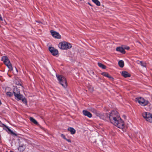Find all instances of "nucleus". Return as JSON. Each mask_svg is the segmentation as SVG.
<instances>
[{
	"instance_id": "f257e3e1",
	"label": "nucleus",
	"mask_w": 152,
	"mask_h": 152,
	"mask_svg": "<svg viewBox=\"0 0 152 152\" xmlns=\"http://www.w3.org/2000/svg\"><path fill=\"white\" fill-rule=\"evenodd\" d=\"M108 118L111 123L118 127L121 129L124 128V123L116 111H112L109 115Z\"/></svg>"
},
{
	"instance_id": "f03ea898",
	"label": "nucleus",
	"mask_w": 152,
	"mask_h": 152,
	"mask_svg": "<svg viewBox=\"0 0 152 152\" xmlns=\"http://www.w3.org/2000/svg\"><path fill=\"white\" fill-rule=\"evenodd\" d=\"M1 60L10 70H13L11 64L7 56H2L1 58Z\"/></svg>"
},
{
	"instance_id": "7ed1b4c3",
	"label": "nucleus",
	"mask_w": 152,
	"mask_h": 152,
	"mask_svg": "<svg viewBox=\"0 0 152 152\" xmlns=\"http://www.w3.org/2000/svg\"><path fill=\"white\" fill-rule=\"evenodd\" d=\"M1 60L10 70H13L11 64L7 56H2L1 58Z\"/></svg>"
},
{
	"instance_id": "20e7f679",
	"label": "nucleus",
	"mask_w": 152,
	"mask_h": 152,
	"mask_svg": "<svg viewBox=\"0 0 152 152\" xmlns=\"http://www.w3.org/2000/svg\"><path fill=\"white\" fill-rule=\"evenodd\" d=\"M142 116L145 120L149 122L152 123V114L147 112H144L142 113Z\"/></svg>"
},
{
	"instance_id": "39448f33",
	"label": "nucleus",
	"mask_w": 152,
	"mask_h": 152,
	"mask_svg": "<svg viewBox=\"0 0 152 152\" xmlns=\"http://www.w3.org/2000/svg\"><path fill=\"white\" fill-rule=\"evenodd\" d=\"M13 93L15 98L18 100H21L23 97V96L20 94V90L17 88H15L14 89Z\"/></svg>"
},
{
	"instance_id": "423d86ee",
	"label": "nucleus",
	"mask_w": 152,
	"mask_h": 152,
	"mask_svg": "<svg viewBox=\"0 0 152 152\" xmlns=\"http://www.w3.org/2000/svg\"><path fill=\"white\" fill-rule=\"evenodd\" d=\"M56 76L61 84L65 88V86H66V79L61 75H56Z\"/></svg>"
},
{
	"instance_id": "0eeeda50",
	"label": "nucleus",
	"mask_w": 152,
	"mask_h": 152,
	"mask_svg": "<svg viewBox=\"0 0 152 152\" xmlns=\"http://www.w3.org/2000/svg\"><path fill=\"white\" fill-rule=\"evenodd\" d=\"M135 100L136 102H138L141 105L143 106H144L148 103V101L145 100L142 97L136 98Z\"/></svg>"
},
{
	"instance_id": "6e6552de",
	"label": "nucleus",
	"mask_w": 152,
	"mask_h": 152,
	"mask_svg": "<svg viewBox=\"0 0 152 152\" xmlns=\"http://www.w3.org/2000/svg\"><path fill=\"white\" fill-rule=\"evenodd\" d=\"M50 32L54 38L58 39L61 38V36L58 32L52 30L50 31Z\"/></svg>"
},
{
	"instance_id": "1a4fd4ad",
	"label": "nucleus",
	"mask_w": 152,
	"mask_h": 152,
	"mask_svg": "<svg viewBox=\"0 0 152 152\" xmlns=\"http://www.w3.org/2000/svg\"><path fill=\"white\" fill-rule=\"evenodd\" d=\"M49 50L52 54L54 56H56L58 54V51L53 47H50Z\"/></svg>"
},
{
	"instance_id": "9d476101",
	"label": "nucleus",
	"mask_w": 152,
	"mask_h": 152,
	"mask_svg": "<svg viewBox=\"0 0 152 152\" xmlns=\"http://www.w3.org/2000/svg\"><path fill=\"white\" fill-rule=\"evenodd\" d=\"M58 47L61 49H66V42H60L58 45Z\"/></svg>"
},
{
	"instance_id": "9b49d317",
	"label": "nucleus",
	"mask_w": 152,
	"mask_h": 152,
	"mask_svg": "<svg viewBox=\"0 0 152 152\" xmlns=\"http://www.w3.org/2000/svg\"><path fill=\"white\" fill-rule=\"evenodd\" d=\"M83 113L84 115L89 118H91L92 117L91 114L87 110H84L83 111Z\"/></svg>"
},
{
	"instance_id": "f8f14e48",
	"label": "nucleus",
	"mask_w": 152,
	"mask_h": 152,
	"mask_svg": "<svg viewBox=\"0 0 152 152\" xmlns=\"http://www.w3.org/2000/svg\"><path fill=\"white\" fill-rule=\"evenodd\" d=\"M121 75L124 77H130L131 76L130 74L127 72L123 71L121 73Z\"/></svg>"
},
{
	"instance_id": "ddd939ff",
	"label": "nucleus",
	"mask_w": 152,
	"mask_h": 152,
	"mask_svg": "<svg viewBox=\"0 0 152 152\" xmlns=\"http://www.w3.org/2000/svg\"><path fill=\"white\" fill-rule=\"evenodd\" d=\"M89 110L95 114L97 116H99L100 115V113L96 109L93 108L91 107L89 108Z\"/></svg>"
},
{
	"instance_id": "4468645a",
	"label": "nucleus",
	"mask_w": 152,
	"mask_h": 152,
	"mask_svg": "<svg viewBox=\"0 0 152 152\" xmlns=\"http://www.w3.org/2000/svg\"><path fill=\"white\" fill-rule=\"evenodd\" d=\"M116 50L122 53H125L126 52L123 48L119 47L116 48Z\"/></svg>"
},
{
	"instance_id": "2eb2a0df",
	"label": "nucleus",
	"mask_w": 152,
	"mask_h": 152,
	"mask_svg": "<svg viewBox=\"0 0 152 152\" xmlns=\"http://www.w3.org/2000/svg\"><path fill=\"white\" fill-rule=\"evenodd\" d=\"M67 130L72 134H74L76 132L75 130L72 127H69Z\"/></svg>"
},
{
	"instance_id": "dca6fc26",
	"label": "nucleus",
	"mask_w": 152,
	"mask_h": 152,
	"mask_svg": "<svg viewBox=\"0 0 152 152\" xmlns=\"http://www.w3.org/2000/svg\"><path fill=\"white\" fill-rule=\"evenodd\" d=\"M98 116L103 120H106L107 118H109L108 115L107 114H105L104 115H101L100 114V115Z\"/></svg>"
},
{
	"instance_id": "f3484780",
	"label": "nucleus",
	"mask_w": 152,
	"mask_h": 152,
	"mask_svg": "<svg viewBox=\"0 0 152 152\" xmlns=\"http://www.w3.org/2000/svg\"><path fill=\"white\" fill-rule=\"evenodd\" d=\"M102 75L104 76L105 77H106L108 78H109V79L111 80H113V78L110 75H109L106 72H103L102 73Z\"/></svg>"
},
{
	"instance_id": "a211bd4d",
	"label": "nucleus",
	"mask_w": 152,
	"mask_h": 152,
	"mask_svg": "<svg viewBox=\"0 0 152 152\" xmlns=\"http://www.w3.org/2000/svg\"><path fill=\"white\" fill-rule=\"evenodd\" d=\"M25 149V147L23 144L20 145L18 148V150L20 152L23 151Z\"/></svg>"
},
{
	"instance_id": "6ab92c4d",
	"label": "nucleus",
	"mask_w": 152,
	"mask_h": 152,
	"mask_svg": "<svg viewBox=\"0 0 152 152\" xmlns=\"http://www.w3.org/2000/svg\"><path fill=\"white\" fill-rule=\"evenodd\" d=\"M2 125H4V126L7 129L8 131L10 132V133H11V134H13L15 135V134L9 128L8 126L2 124L1 123V121H0V126H1Z\"/></svg>"
},
{
	"instance_id": "aec40b11",
	"label": "nucleus",
	"mask_w": 152,
	"mask_h": 152,
	"mask_svg": "<svg viewBox=\"0 0 152 152\" xmlns=\"http://www.w3.org/2000/svg\"><path fill=\"white\" fill-rule=\"evenodd\" d=\"M118 64L119 65V66L121 67H123L124 65V61H123L122 60H120L118 62Z\"/></svg>"
},
{
	"instance_id": "412c9836",
	"label": "nucleus",
	"mask_w": 152,
	"mask_h": 152,
	"mask_svg": "<svg viewBox=\"0 0 152 152\" xmlns=\"http://www.w3.org/2000/svg\"><path fill=\"white\" fill-rule=\"evenodd\" d=\"M92 1L98 6L100 5V3L98 0H92Z\"/></svg>"
},
{
	"instance_id": "4be33fe9",
	"label": "nucleus",
	"mask_w": 152,
	"mask_h": 152,
	"mask_svg": "<svg viewBox=\"0 0 152 152\" xmlns=\"http://www.w3.org/2000/svg\"><path fill=\"white\" fill-rule=\"evenodd\" d=\"M30 119L31 122H33L34 124H38L37 122L33 118L30 117Z\"/></svg>"
},
{
	"instance_id": "5701e85b",
	"label": "nucleus",
	"mask_w": 152,
	"mask_h": 152,
	"mask_svg": "<svg viewBox=\"0 0 152 152\" xmlns=\"http://www.w3.org/2000/svg\"><path fill=\"white\" fill-rule=\"evenodd\" d=\"M98 65L100 67L103 69H105L106 68V66H105L101 63H98Z\"/></svg>"
},
{
	"instance_id": "b1692460",
	"label": "nucleus",
	"mask_w": 152,
	"mask_h": 152,
	"mask_svg": "<svg viewBox=\"0 0 152 152\" xmlns=\"http://www.w3.org/2000/svg\"><path fill=\"white\" fill-rule=\"evenodd\" d=\"M72 47L71 44L67 42V49H70Z\"/></svg>"
},
{
	"instance_id": "393cba45",
	"label": "nucleus",
	"mask_w": 152,
	"mask_h": 152,
	"mask_svg": "<svg viewBox=\"0 0 152 152\" xmlns=\"http://www.w3.org/2000/svg\"><path fill=\"white\" fill-rule=\"evenodd\" d=\"M140 65L143 67H145L146 66V63L142 61V63Z\"/></svg>"
},
{
	"instance_id": "a878e982",
	"label": "nucleus",
	"mask_w": 152,
	"mask_h": 152,
	"mask_svg": "<svg viewBox=\"0 0 152 152\" xmlns=\"http://www.w3.org/2000/svg\"><path fill=\"white\" fill-rule=\"evenodd\" d=\"M7 95L10 96H12V94L10 92H7Z\"/></svg>"
},
{
	"instance_id": "bb28decb",
	"label": "nucleus",
	"mask_w": 152,
	"mask_h": 152,
	"mask_svg": "<svg viewBox=\"0 0 152 152\" xmlns=\"http://www.w3.org/2000/svg\"><path fill=\"white\" fill-rule=\"evenodd\" d=\"M21 100H22L23 102H24V103H27V101L26 99L22 98Z\"/></svg>"
},
{
	"instance_id": "cd10ccee",
	"label": "nucleus",
	"mask_w": 152,
	"mask_h": 152,
	"mask_svg": "<svg viewBox=\"0 0 152 152\" xmlns=\"http://www.w3.org/2000/svg\"><path fill=\"white\" fill-rule=\"evenodd\" d=\"M124 50L125 49L127 50H129V47L128 46H126L124 48Z\"/></svg>"
},
{
	"instance_id": "c85d7f7f",
	"label": "nucleus",
	"mask_w": 152,
	"mask_h": 152,
	"mask_svg": "<svg viewBox=\"0 0 152 152\" xmlns=\"http://www.w3.org/2000/svg\"><path fill=\"white\" fill-rule=\"evenodd\" d=\"M142 61H136V62L137 64H141L142 63Z\"/></svg>"
},
{
	"instance_id": "c756f323",
	"label": "nucleus",
	"mask_w": 152,
	"mask_h": 152,
	"mask_svg": "<svg viewBox=\"0 0 152 152\" xmlns=\"http://www.w3.org/2000/svg\"><path fill=\"white\" fill-rule=\"evenodd\" d=\"M61 137L64 139H66V137H65V136H64V134H61Z\"/></svg>"
},
{
	"instance_id": "7c9ffc66",
	"label": "nucleus",
	"mask_w": 152,
	"mask_h": 152,
	"mask_svg": "<svg viewBox=\"0 0 152 152\" xmlns=\"http://www.w3.org/2000/svg\"><path fill=\"white\" fill-rule=\"evenodd\" d=\"M67 141L69 142H71V140H70L67 139Z\"/></svg>"
},
{
	"instance_id": "2f4dec72",
	"label": "nucleus",
	"mask_w": 152,
	"mask_h": 152,
	"mask_svg": "<svg viewBox=\"0 0 152 152\" xmlns=\"http://www.w3.org/2000/svg\"><path fill=\"white\" fill-rule=\"evenodd\" d=\"M88 4L90 6H91V4L90 3H88Z\"/></svg>"
}]
</instances>
